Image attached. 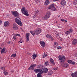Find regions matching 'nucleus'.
<instances>
[{"label":"nucleus","mask_w":77,"mask_h":77,"mask_svg":"<svg viewBox=\"0 0 77 77\" xmlns=\"http://www.w3.org/2000/svg\"><path fill=\"white\" fill-rule=\"evenodd\" d=\"M40 43L43 48H44V47H45V42H44L40 41Z\"/></svg>","instance_id":"6e6552de"},{"label":"nucleus","mask_w":77,"mask_h":77,"mask_svg":"<svg viewBox=\"0 0 77 77\" xmlns=\"http://www.w3.org/2000/svg\"><path fill=\"white\" fill-rule=\"evenodd\" d=\"M36 66V64H34L31 66H30L29 68V69H32L34 67H35Z\"/></svg>","instance_id":"f3484780"},{"label":"nucleus","mask_w":77,"mask_h":77,"mask_svg":"<svg viewBox=\"0 0 77 77\" xmlns=\"http://www.w3.org/2000/svg\"><path fill=\"white\" fill-rule=\"evenodd\" d=\"M46 36L48 38H50L51 37V36L50 34H47L46 35Z\"/></svg>","instance_id":"cd10ccee"},{"label":"nucleus","mask_w":77,"mask_h":77,"mask_svg":"<svg viewBox=\"0 0 77 77\" xmlns=\"http://www.w3.org/2000/svg\"><path fill=\"white\" fill-rule=\"evenodd\" d=\"M65 34L66 35H69L70 33V32L69 31H67L65 32Z\"/></svg>","instance_id":"2f4dec72"},{"label":"nucleus","mask_w":77,"mask_h":77,"mask_svg":"<svg viewBox=\"0 0 77 77\" xmlns=\"http://www.w3.org/2000/svg\"><path fill=\"white\" fill-rule=\"evenodd\" d=\"M58 69V67H56L53 69V70H55V71L57 70Z\"/></svg>","instance_id":"ea45409f"},{"label":"nucleus","mask_w":77,"mask_h":77,"mask_svg":"<svg viewBox=\"0 0 77 77\" xmlns=\"http://www.w3.org/2000/svg\"><path fill=\"white\" fill-rule=\"evenodd\" d=\"M67 62L69 63H72V64H75V63L74 61L71 60H67Z\"/></svg>","instance_id":"9b49d317"},{"label":"nucleus","mask_w":77,"mask_h":77,"mask_svg":"<svg viewBox=\"0 0 77 77\" xmlns=\"http://www.w3.org/2000/svg\"><path fill=\"white\" fill-rule=\"evenodd\" d=\"M58 59L60 61V63H63L65 61V58L63 56L59 55L58 57Z\"/></svg>","instance_id":"f03ea898"},{"label":"nucleus","mask_w":77,"mask_h":77,"mask_svg":"<svg viewBox=\"0 0 77 77\" xmlns=\"http://www.w3.org/2000/svg\"><path fill=\"white\" fill-rule=\"evenodd\" d=\"M40 70H41V69H34L35 72L36 73L39 72Z\"/></svg>","instance_id":"412c9836"},{"label":"nucleus","mask_w":77,"mask_h":77,"mask_svg":"<svg viewBox=\"0 0 77 77\" xmlns=\"http://www.w3.org/2000/svg\"><path fill=\"white\" fill-rule=\"evenodd\" d=\"M10 23L9 21H5L4 23V26L5 27H8L9 26Z\"/></svg>","instance_id":"0eeeda50"},{"label":"nucleus","mask_w":77,"mask_h":77,"mask_svg":"<svg viewBox=\"0 0 77 77\" xmlns=\"http://www.w3.org/2000/svg\"><path fill=\"white\" fill-rule=\"evenodd\" d=\"M2 23V21L0 20V25Z\"/></svg>","instance_id":"3c124183"},{"label":"nucleus","mask_w":77,"mask_h":77,"mask_svg":"<svg viewBox=\"0 0 77 77\" xmlns=\"http://www.w3.org/2000/svg\"><path fill=\"white\" fill-rule=\"evenodd\" d=\"M61 48H62V47L60 46H59L57 47V50H60Z\"/></svg>","instance_id":"4c0bfd02"},{"label":"nucleus","mask_w":77,"mask_h":77,"mask_svg":"<svg viewBox=\"0 0 77 77\" xmlns=\"http://www.w3.org/2000/svg\"><path fill=\"white\" fill-rule=\"evenodd\" d=\"M0 49H2V48L0 47Z\"/></svg>","instance_id":"5fc2aeb1"},{"label":"nucleus","mask_w":77,"mask_h":77,"mask_svg":"<svg viewBox=\"0 0 77 77\" xmlns=\"http://www.w3.org/2000/svg\"><path fill=\"white\" fill-rule=\"evenodd\" d=\"M39 73H40V74H42L43 72H44V71L43 70H41V69H40V70L39 71Z\"/></svg>","instance_id":"f704fd0d"},{"label":"nucleus","mask_w":77,"mask_h":77,"mask_svg":"<svg viewBox=\"0 0 77 77\" xmlns=\"http://www.w3.org/2000/svg\"><path fill=\"white\" fill-rule=\"evenodd\" d=\"M15 20V22L16 23L18 24V25H19V26H22L23 25L21 22L19 20H18V19L16 18Z\"/></svg>","instance_id":"39448f33"},{"label":"nucleus","mask_w":77,"mask_h":77,"mask_svg":"<svg viewBox=\"0 0 77 77\" xmlns=\"http://www.w3.org/2000/svg\"><path fill=\"white\" fill-rule=\"evenodd\" d=\"M21 12L23 15H26V16L29 15V13H28V10L26 9L25 10V7H23L21 10Z\"/></svg>","instance_id":"f257e3e1"},{"label":"nucleus","mask_w":77,"mask_h":77,"mask_svg":"<svg viewBox=\"0 0 77 77\" xmlns=\"http://www.w3.org/2000/svg\"><path fill=\"white\" fill-rule=\"evenodd\" d=\"M43 72H44V73H47V72H48V69L47 68H45L43 69Z\"/></svg>","instance_id":"5701e85b"},{"label":"nucleus","mask_w":77,"mask_h":77,"mask_svg":"<svg viewBox=\"0 0 77 77\" xmlns=\"http://www.w3.org/2000/svg\"><path fill=\"white\" fill-rule=\"evenodd\" d=\"M35 58H36V54H35V53H34L33 54L32 59H35Z\"/></svg>","instance_id":"c85d7f7f"},{"label":"nucleus","mask_w":77,"mask_h":77,"mask_svg":"<svg viewBox=\"0 0 77 77\" xmlns=\"http://www.w3.org/2000/svg\"><path fill=\"white\" fill-rule=\"evenodd\" d=\"M11 12L12 13V14L14 15V17H16L17 18L18 17V13L17 11H12Z\"/></svg>","instance_id":"20e7f679"},{"label":"nucleus","mask_w":77,"mask_h":77,"mask_svg":"<svg viewBox=\"0 0 77 77\" xmlns=\"http://www.w3.org/2000/svg\"><path fill=\"white\" fill-rule=\"evenodd\" d=\"M71 75L72 77H77V72L72 73Z\"/></svg>","instance_id":"ddd939ff"},{"label":"nucleus","mask_w":77,"mask_h":77,"mask_svg":"<svg viewBox=\"0 0 77 77\" xmlns=\"http://www.w3.org/2000/svg\"><path fill=\"white\" fill-rule=\"evenodd\" d=\"M23 42V39H22V38L21 37L20 38V41H19V42L21 43V44H22V42Z\"/></svg>","instance_id":"72a5a7b5"},{"label":"nucleus","mask_w":77,"mask_h":77,"mask_svg":"<svg viewBox=\"0 0 77 77\" xmlns=\"http://www.w3.org/2000/svg\"><path fill=\"white\" fill-rule=\"evenodd\" d=\"M54 8V4H52L51 5V6L50 7H48V8L49 9H52L53 8Z\"/></svg>","instance_id":"6ab92c4d"},{"label":"nucleus","mask_w":77,"mask_h":77,"mask_svg":"<svg viewBox=\"0 0 77 77\" xmlns=\"http://www.w3.org/2000/svg\"><path fill=\"white\" fill-rule=\"evenodd\" d=\"M50 3V1L49 0H46L44 3V5H48Z\"/></svg>","instance_id":"aec40b11"},{"label":"nucleus","mask_w":77,"mask_h":77,"mask_svg":"<svg viewBox=\"0 0 77 77\" xmlns=\"http://www.w3.org/2000/svg\"><path fill=\"white\" fill-rule=\"evenodd\" d=\"M50 60L51 63L53 65H55V64L54 63V61L53 59L52 58H50Z\"/></svg>","instance_id":"f8f14e48"},{"label":"nucleus","mask_w":77,"mask_h":77,"mask_svg":"<svg viewBox=\"0 0 77 77\" xmlns=\"http://www.w3.org/2000/svg\"><path fill=\"white\" fill-rule=\"evenodd\" d=\"M77 43V40L76 39H74L72 42V45H75Z\"/></svg>","instance_id":"4468645a"},{"label":"nucleus","mask_w":77,"mask_h":77,"mask_svg":"<svg viewBox=\"0 0 77 77\" xmlns=\"http://www.w3.org/2000/svg\"><path fill=\"white\" fill-rule=\"evenodd\" d=\"M51 9H52V10L53 11H56V8H55V7L54 8H53Z\"/></svg>","instance_id":"58836bf2"},{"label":"nucleus","mask_w":77,"mask_h":77,"mask_svg":"<svg viewBox=\"0 0 77 77\" xmlns=\"http://www.w3.org/2000/svg\"><path fill=\"white\" fill-rule=\"evenodd\" d=\"M38 12H39V11L37 10H36L35 12V14H34V16L35 17H36V16H37L38 15Z\"/></svg>","instance_id":"4be33fe9"},{"label":"nucleus","mask_w":77,"mask_h":77,"mask_svg":"<svg viewBox=\"0 0 77 77\" xmlns=\"http://www.w3.org/2000/svg\"><path fill=\"white\" fill-rule=\"evenodd\" d=\"M6 53V50L5 48H2L1 51V54H3V53Z\"/></svg>","instance_id":"9d476101"},{"label":"nucleus","mask_w":77,"mask_h":77,"mask_svg":"<svg viewBox=\"0 0 77 77\" xmlns=\"http://www.w3.org/2000/svg\"><path fill=\"white\" fill-rule=\"evenodd\" d=\"M49 16H48L46 15L45 16H44L43 17V20H48L49 18Z\"/></svg>","instance_id":"2eb2a0df"},{"label":"nucleus","mask_w":77,"mask_h":77,"mask_svg":"<svg viewBox=\"0 0 77 77\" xmlns=\"http://www.w3.org/2000/svg\"><path fill=\"white\" fill-rule=\"evenodd\" d=\"M16 56V54H13L11 55V57H15Z\"/></svg>","instance_id":"c9c22d12"},{"label":"nucleus","mask_w":77,"mask_h":77,"mask_svg":"<svg viewBox=\"0 0 77 77\" xmlns=\"http://www.w3.org/2000/svg\"><path fill=\"white\" fill-rule=\"evenodd\" d=\"M42 31L41 29L38 28L35 30V33L36 35H38Z\"/></svg>","instance_id":"7ed1b4c3"},{"label":"nucleus","mask_w":77,"mask_h":77,"mask_svg":"<svg viewBox=\"0 0 77 77\" xmlns=\"http://www.w3.org/2000/svg\"><path fill=\"white\" fill-rule=\"evenodd\" d=\"M42 57H43V58H45V56H44V55L42 56Z\"/></svg>","instance_id":"603ef678"},{"label":"nucleus","mask_w":77,"mask_h":77,"mask_svg":"<svg viewBox=\"0 0 77 77\" xmlns=\"http://www.w3.org/2000/svg\"><path fill=\"white\" fill-rule=\"evenodd\" d=\"M59 0H53V2H57L59 1Z\"/></svg>","instance_id":"8fccbe9b"},{"label":"nucleus","mask_w":77,"mask_h":77,"mask_svg":"<svg viewBox=\"0 0 77 77\" xmlns=\"http://www.w3.org/2000/svg\"><path fill=\"white\" fill-rule=\"evenodd\" d=\"M74 3L76 5H77V0H76L74 1Z\"/></svg>","instance_id":"c03bdc74"},{"label":"nucleus","mask_w":77,"mask_h":77,"mask_svg":"<svg viewBox=\"0 0 77 77\" xmlns=\"http://www.w3.org/2000/svg\"><path fill=\"white\" fill-rule=\"evenodd\" d=\"M20 34H17V35H16V36H20Z\"/></svg>","instance_id":"de8ad7c7"},{"label":"nucleus","mask_w":77,"mask_h":77,"mask_svg":"<svg viewBox=\"0 0 77 77\" xmlns=\"http://www.w3.org/2000/svg\"><path fill=\"white\" fill-rule=\"evenodd\" d=\"M65 21V22H67V20H65L64 22Z\"/></svg>","instance_id":"864d4df0"},{"label":"nucleus","mask_w":77,"mask_h":77,"mask_svg":"<svg viewBox=\"0 0 77 77\" xmlns=\"http://www.w3.org/2000/svg\"><path fill=\"white\" fill-rule=\"evenodd\" d=\"M3 73L5 75H7L8 74V71H7L6 70L4 71V72Z\"/></svg>","instance_id":"bb28decb"},{"label":"nucleus","mask_w":77,"mask_h":77,"mask_svg":"<svg viewBox=\"0 0 77 77\" xmlns=\"http://www.w3.org/2000/svg\"><path fill=\"white\" fill-rule=\"evenodd\" d=\"M69 32L70 33H72V30L71 29H70L69 30Z\"/></svg>","instance_id":"a19ab883"},{"label":"nucleus","mask_w":77,"mask_h":77,"mask_svg":"<svg viewBox=\"0 0 77 77\" xmlns=\"http://www.w3.org/2000/svg\"><path fill=\"white\" fill-rule=\"evenodd\" d=\"M65 19H61V21H63V22H65Z\"/></svg>","instance_id":"a18cd8bd"},{"label":"nucleus","mask_w":77,"mask_h":77,"mask_svg":"<svg viewBox=\"0 0 77 77\" xmlns=\"http://www.w3.org/2000/svg\"><path fill=\"white\" fill-rule=\"evenodd\" d=\"M13 39H14V40L16 39V35L15 34H13Z\"/></svg>","instance_id":"393cba45"},{"label":"nucleus","mask_w":77,"mask_h":77,"mask_svg":"<svg viewBox=\"0 0 77 77\" xmlns=\"http://www.w3.org/2000/svg\"><path fill=\"white\" fill-rule=\"evenodd\" d=\"M30 36V33H27L26 35V37L27 39L26 40V42H28L29 40V36Z\"/></svg>","instance_id":"423d86ee"},{"label":"nucleus","mask_w":77,"mask_h":77,"mask_svg":"<svg viewBox=\"0 0 77 77\" xmlns=\"http://www.w3.org/2000/svg\"><path fill=\"white\" fill-rule=\"evenodd\" d=\"M45 66H48V65H49L48 62V61L46 62L45 63Z\"/></svg>","instance_id":"7c9ffc66"},{"label":"nucleus","mask_w":77,"mask_h":77,"mask_svg":"<svg viewBox=\"0 0 77 77\" xmlns=\"http://www.w3.org/2000/svg\"><path fill=\"white\" fill-rule=\"evenodd\" d=\"M45 53L44 54V56L45 57H47V54H45Z\"/></svg>","instance_id":"49530a36"},{"label":"nucleus","mask_w":77,"mask_h":77,"mask_svg":"<svg viewBox=\"0 0 77 77\" xmlns=\"http://www.w3.org/2000/svg\"><path fill=\"white\" fill-rule=\"evenodd\" d=\"M37 76L38 77H42V75H41V74L40 73H38Z\"/></svg>","instance_id":"c756f323"},{"label":"nucleus","mask_w":77,"mask_h":77,"mask_svg":"<svg viewBox=\"0 0 77 77\" xmlns=\"http://www.w3.org/2000/svg\"><path fill=\"white\" fill-rule=\"evenodd\" d=\"M60 5L61 6H64V5H66V1L64 0L61 1Z\"/></svg>","instance_id":"1a4fd4ad"},{"label":"nucleus","mask_w":77,"mask_h":77,"mask_svg":"<svg viewBox=\"0 0 77 77\" xmlns=\"http://www.w3.org/2000/svg\"><path fill=\"white\" fill-rule=\"evenodd\" d=\"M63 67L64 68H67L69 66V64L68 63H63Z\"/></svg>","instance_id":"dca6fc26"},{"label":"nucleus","mask_w":77,"mask_h":77,"mask_svg":"<svg viewBox=\"0 0 77 77\" xmlns=\"http://www.w3.org/2000/svg\"><path fill=\"white\" fill-rule=\"evenodd\" d=\"M1 69L3 71H5V67H1Z\"/></svg>","instance_id":"e433bc0d"},{"label":"nucleus","mask_w":77,"mask_h":77,"mask_svg":"<svg viewBox=\"0 0 77 77\" xmlns=\"http://www.w3.org/2000/svg\"><path fill=\"white\" fill-rule=\"evenodd\" d=\"M13 29L14 30H17V29H18V27H17V26L15 24H14V26H13Z\"/></svg>","instance_id":"a211bd4d"},{"label":"nucleus","mask_w":77,"mask_h":77,"mask_svg":"<svg viewBox=\"0 0 77 77\" xmlns=\"http://www.w3.org/2000/svg\"><path fill=\"white\" fill-rule=\"evenodd\" d=\"M7 44H12V42L11 41H9L7 42Z\"/></svg>","instance_id":"37998d69"},{"label":"nucleus","mask_w":77,"mask_h":77,"mask_svg":"<svg viewBox=\"0 0 77 77\" xmlns=\"http://www.w3.org/2000/svg\"><path fill=\"white\" fill-rule=\"evenodd\" d=\"M40 0H36V1L37 2H38V3H39V1H40Z\"/></svg>","instance_id":"09e8293b"},{"label":"nucleus","mask_w":77,"mask_h":77,"mask_svg":"<svg viewBox=\"0 0 77 77\" xmlns=\"http://www.w3.org/2000/svg\"><path fill=\"white\" fill-rule=\"evenodd\" d=\"M54 44L55 45V46H56V47H57V45H58V44H57V43L56 42H54Z\"/></svg>","instance_id":"473e14b6"},{"label":"nucleus","mask_w":77,"mask_h":77,"mask_svg":"<svg viewBox=\"0 0 77 77\" xmlns=\"http://www.w3.org/2000/svg\"><path fill=\"white\" fill-rule=\"evenodd\" d=\"M30 32L32 34V35H33V36H35V32H34L32 31H30Z\"/></svg>","instance_id":"a878e982"},{"label":"nucleus","mask_w":77,"mask_h":77,"mask_svg":"<svg viewBox=\"0 0 77 77\" xmlns=\"http://www.w3.org/2000/svg\"><path fill=\"white\" fill-rule=\"evenodd\" d=\"M51 74H50V75H51Z\"/></svg>","instance_id":"6e6d98bb"},{"label":"nucleus","mask_w":77,"mask_h":77,"mask_svg":"<svg viewBox=\"0 0 77 77\" xmlns=\"http://www.w3.org/2000/svg\"><path fill=\"white\" fill-rule=\"evenodd\" d=\"M50 38H51V41H53V40H54V38L51 36V37Z\"/></svg>","instance_id":"79ce46f5"},{"label":"nucleus","mask_w":77,"mask_h":77,"mask_svg":"<svg viewBox=\"0 0 77 77\" xmlns=\"http://www.w3.org/2000/svg\"><path fill=\"white\" fill-rule=\"evenodd\" d=\"M50 15H51V13H50V12L48 11L47 12L46 15V16H48V17H50Z\"/></svg>","instance_id":"b1692460"}]
</instances>
